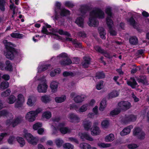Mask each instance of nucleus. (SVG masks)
I'll list each match as a JSON object with an SVG mask.
<instances>
[{"label": "nucleus", "instance_id": "obj_1", "mask_svg": "<svg viewBox=\"0 0 149 149\" xmlns=\"http://www.w3.org/2000/svg\"><path fill=\"white\" fill-rule=\"evenodd\" d=\"M104 17V13L100 9H95L92 10L90 13L89 21L88 22V25L90 26H96L98 24V22L96 20V17L103 18Z\"/></svg>", "mask_w": 149, "mask_h": 149}, {"label": "nucleus", "instance_id": "obj_2", "mask_svg": "<svg viewBox=\"0 0 149 149\" xmlns=\"http://www.w3.org/2000/svg\"><path fill=\"white\" fill-rule=\"evenodd\" d=\"M3 42L5 45L7 50V52L5 53L6 57L10 60L13 59L16 51L15 49L13 47V45L11 43L8 42L6 40H3Z\"/></svg>", "mask_w": 149, "mask_h": 149}, {"label": "nucleus", "instance_id": "obj_3", "mask_svg": "<svg viewBox=\"0 0 149 149\" xmlns=\"http://www.w3.org/2000/svg\"><path fill=\"white\" fill-rule=\"evenodd\" d=\"M42 111L41 109L38 108L35 111H31L28 112L25 116V118L29 122H32L36 119L38 114Z\"/></svg>", "mask_w": 149, "mask_h": 149}, {"label": "nucleus", "instance_id": "obj_4", "mask_svg": "<svg viewBox=\"0 0 149 149\" xmlns=\"http://www.w3.org/2000/svg\"><path fill=\"white\" fill-rule=\"evenodd\" d=\"M23 136L26 139L29 143L33 145H36L38 141L37 138L34 137L26 130L24 131Z\"/></svg>", "mask_w": 149, "mask_h": 149}, {"label": "nucleus", "instance_id": "obj_5", "mask_svg": "<svg viewBox=\"0 0 149 149\" xmlns=\"http://www.w3.org/2000/svg\"><path fill=\"white\" fill-rule=\"evenodd\" d=\"M40 83L38 84L37 90L39 93H46L48 88V86L47 84L46 80L45 77L44 76L42 78L40 79Z\"/></svg>", "mask_w": 149, "mask_h": 149}, {"label": "nucleus", "instance_id": "obj_6", "mask_svg": "<svg viewBox=\"0 0 149 149\" xmlns=\"http://www.w3.org/2000/svg\"><path fill=\"white\" fill-rule=\"evenodd\" d=\"M57 58H60L61 61L60 63L62 65H67L72 63L71 60L67 57V55L65 53H62L61 54L57 56Z\"/></svg>", "mask_w": 149, "mask_h": 149}, {"label": "nucleus", "instance_id": "obj_7", "mask_svg": "<svg viewBox=\"0 0 149 149\" xmlns=\"http://www.w3.org/2000/svg\"><path fill=\"white\" fill-rule=\"evenodd\" d=\"M1 116H5L10 118L9 119L7 120L6 122V124L7 126H9L11 124H12L13 116L11 113L5 110L0 111V117Z\"/></svg>", "mask_w": 149, "mask_h": 149}, {"label": "nucleus", "instance_id": "obj_8", "mask_svg": "<svg viewBox=\"0 0 149 149\" xmlns=\"http://www.w3.org/2000/svg\"><path fill=\"white\" fill-rule=\"evenodd\" d=\"M133 135L139 139H144L145 134L140 128L136 127L133 130Z\"/></svg>", "mask_w": 149, "mask_h": 149}, {"label": "nucleus", "instance_id": "obj_9", "mask_svg": "<svg viewBox=\"0 0 149 149\" xmlns=\"http://www.w3.org/2000/svg\"><path fill=\"white\" fill-rule=\"evenodd\" d=\"M118 105L120 108V109L125 111L131 107V103L128 101H122L118 104Z\"/></svg>", "mask_w": 149, "mask_h": 149}, {"label": "nucleus", "instance_id": "obj_10", "mask_svg": "<svg viewBox=\"0 0 149 149\" xmlns=\"http://www.w3.org/2000/svg\"><path fill=\"white\" fill-rule=\"evenodd\" d=\"M98 123V122L95 121L93 123V127L91 129V134L92 135H97L100 134V133L101 131L97 126Z\"/></svg>", "mask_w": 149, "mask_h": 149}, {"label": "nucleus", "instance_id": "obj_11", "mask_svg": "<svg viewBox=\"0 0 149 149\" xmlns=\"http://www.w3.org/2000/svg\"><path fill=\"white\" fill-rule=\"evenodd\" d=\"M137 118L136 116L133 115L128 116L125 115L122 119V122L125 124H128L130 122L135 121Z\"/></svg>", "mask_w": 149, "mask_h": 149}, {"label": "nucleus", "instance_id": "obj_12", "mask_svg": "<svg viewBox=\"0 0 149 149\" xmlns=\"http://www.w3.org/2000/svg\"><path fill=\"white\" fill-rule=\"evenodd\" d=\"M52 30V33L53 35H55L58 38H60L61 37L58 36V35H56L54 33H58L59 34L61 35H65L68 37L71 36L70 34L67 31H64L63 30L61 29H51Z\"/></svg>", "mask_w": 149, "mask_h": 149}, {"label": "nucleus", "instance_id": "obj_13", "mask_svg": "<svg viewBox=\"0 0 149 149\" xmlns=\"http://www.w3.org/2000/svg\"><path fill=\"white\" fill-rule=\"evenodd\" d=\"M107 23L109 29V33L112 36H116V32L112 29L113 26V22L111 19H109L108 17L107 19Z\"/></svg>", "mask_w": 149, "mask_h": 149}, {"label": "nucleus", "instance_id": "obj_14", "mask_svg": "<svg viewBox=\"0 0 149 149\" xmlns=\"http://www.w3.org/2000/svg\"><path fill=\"white\" fill-rule=\"evenodd\" d=\"M17 102L15 104V107L19 108L21 107L24 101L23 96L21 94H19L17 96Z\"/></svg>", "mask_w": 149, "mask_h": 149}, {"label": "nucleus", "instance_id": "obj_15", "mask_svg": "<svg viewBox=\"0 0 149 149\" xmlns=\"http://www.w3.org/2000/svg\"><path fill=\"white\" fill-rule=\"evenodd\" d=\"M82 125L85 130L88 131L91 128L92 123L89 120L85 119L83 121Z\"/></svg>", "mask_w": 149, "mask_h": 149}, {"label": "nucleus", "instance_id": "obj_16", "mask_svg": "<svg viewBox=\"0 0 149 149\" xmlns=\"http://www.w3.org/2000/svg\"><path fill=\"white\" fill-rule=\"evenodd\" d=\"M68 118L70 121L72 122L78 123L80 121L79 118L74 113H70L68 115Z\"/></svg>", "mask_w": 149, "mask_h": 149}, {"label": "nucleus", "instance_id": "obj_17", "mask_svg": "<svg viewBox=\"0 0 149 149\" xmlns=\"http://www.w3.org/2000/svg\"><path fill=\"white\" fill-rule=\"evenodd\" d=\"M64 124L63 123H60L57 128L59 129L60 132L62 134H65L67 133L70 132L71 130L67 127H64Z\"/></svg>", "mask_w": 149, "mask_h": 149}, {"label": "nucleus", "instance_id": "obj_18", "mask_svg": "<svg viewBox=\"0 0 149 149\" xmlns=\"http://www.w3.org/2000/svg\"><path fill=\"white\" fill-rule=\"evenodd\" d=\"M133 128L132 125H130L125 128L120 132V135L121 136H124L129 134L131 130Z\"/></svg>", "mask_w": 149, "mask_h": 149}, {"label": "nucleus", "instance_id": "obj_19", "mask_svg": "<svg viewBox=\"0 0 149 149\" xmlns=\"http://www.w3.org/2000/svg\"><path fill=\"white\" fill-rule=\"evenodd\" d=\"M23 121V118L19 116L16 117L13 121H12V125L13 127H15Z\"/></svg>", "mask_w": 149, "mask_h": 149}, {"label": "nucleus", "instance_id": "obj_20", "mask_svg": "<svg viewBox=\"0 0 149 149\" xmlns=\"http://www.w3.org/2000/svg\"><path fill=\"white\" fill-rule=\"evenodd\" d=\"M58 85V83L56 81H52L51 83L50 88L52 92L54 93L57 91Z\"/></svg>", "mask_w": 149, "mask_h": 149}, {"label": "nucleus", "instance_id": "obj_21", "mask_svg": "<svg viewBox=\"0 0 149 149\" xmlns=\"http://www.w3.org/2000/svg\"><path fill=\"white\" fill-rule=\"evenodd\" d=\"M85 97V96L84 95H78L76 96L74 98V100L76 103H79L82 102Z\"/></svg>", "mask_w": 149, "mask_h": 149}, {"label": "nucleus", "instance_id": "obj_22", "mask_svg": "<svg viewBox=\"0 0 149 149\" xmlns=\"http://www.w3.org/2000/svg\"><path fill=\"white\" fill-rule=\"evenodd\" d=\"M84 61L82 63L83 67L84 68H87L90 64V59L87 57L84 58Z\"/></svg>", "mask_w": 149, "mask_h": 149}, {"label": "nucleus", "instance_id": "obj_23", "mask_svg": "<svg viewBox=\"0 0 149 149\" xmlns=\"http://www.w3.org/2000/svg\"><path fill=\"white\" fill-rule=\"evenodd\" d=\"M41 100L44 103H47L51 101V99L50 96L45 95L41 97Z\"/></svg>", "mask_w": 149, "mask_h": 149}, {"label": "nucleus", "instance_id": "obj_24", "mask_svg": "<svg viewBox=\"0 0 149 149\" xmlns=\"http://www.w3.org/2000/svg\"><path fill=\"white\" fill-rule=\"evenodd\" d=\"M127 83L128 85L130 86L132 88H134L137 84L134 78H131L130 81H127Z\"/></svg>", "mask_w": 149, "mask_h": 149}, {"label": "nucleus", "instance_id": "obj_25", "mask_svg": "<svg viewBox=\"0 0 149 149\" xmlns=\"http://www.w3.org/2000/svg\"><path fill=\"white\" fill-rule=\"evenodd\" d=\"M79 135L80 136L81 138L82 139H85L89 141H93V139L91 138L89 134L86 133H80Z\"/></svg>", "mask_w": 149, "mask_h": 149}, {"label": "nucleus", "instance_id": "obj_26", "mask_svg": "<svg viewBox=\"0 0 149 149\" xmlns=\"http://www.w3.org/2000/svg\"><path fill=\"white\" fill-rule=\"evenodd\" d=\"M98 30L100 38L104 39H105V36L106 33L104 29L102 27H99L98 29Z\"/></svg>", "mask_w": 149, "mask_h": 149}, {"label": "nucleus", "instance_id": "obj_27", "mask_svg": "<svg viewBox=\"0 0 149 149\" xmlns=\"http://www.w3.org/2000/svg\"><path fill=\"white\" fill-rule=\"evenodd\" d=\"M127 21L134 28H137V24L133 18H130L127 19Z\"/></svg>", "mask_w": 149, "mask_h": 149}, {"label": "nucleus", "instance_id": "obj_28", "mask_svg": "<svg viewBox=\"0 0 149 149\" xmlns=\"http://www.w3.org/2000/svg\"><path fill=\"white\" fill-rule=\"evenodd\" d=\"M66 99L65 95H63L60 97H56L55 98V101L58 103H61L64 102Z\"/></svg>", "mask_w": 149, "mask_h": 149}, {"label": "nucleus", "instance_id": "obj_29", "mask_svg": "<svg viewBox=\"0 0 149 149\" xmlns=\"http://www.w3.org/2000/svg\"><path fill=\"white\" fill-rule=\"evenodd\" d=\"M119 95V92L116 91H113L108 94V97L109 99H111Z\"/></svg>", "mask_w": 149, "mask_h": 149}, {"label": "nucleus", "instance_id": "obj_30", "mask_svg": "<svg viewBox=\"0 0 149 149\" xmlns=\"http://www.w3.org/2000/svg\"><path fill=\"white\" fill-rule=\"evenodd\" d=\"M75 22L79 26L82 27H83L84 25V19L82 18L81 17L77 18L75 21Z\"/></svg>", "mask_w": 149, "mask_h": 149}, {"label": "nucleus", "instance_id": "obj_31", "mask_svg": "<svg viewBox=\"0 0 149 149\" xmlns=\"http://www.w3.org/2000/svg\"><path fill=\"white\" fill-rule=\"evenodd\" d=\"M88 107V104H85L82 105L79 108L78 113H81L85 112L86 111Z\"/></svg>", "mask_w": 149, "mask_h": 149}, {"label": "nucleus", "instance_id": "obj_32", "mask_svg": "<svg viewBox=\"0 0 149 149\" xmlns=\"http://www.w3.org/2000/svg\"><path fill=\"white\" fill-rule=\"evenodd\" d=\"M16 100V97L13 95H11L8 98L7 102L10 104L14 103Z\"/></svg>", "mask_w": 149, "mask_h": 149}, {"label": "nucleus", "instance_id": "obj_33", "mask_svg": "<svg viewBox=\"0 0 149 149\" xmlns=\"http://www.w3.org/2000/svg\"><path fill=\"white\" fill-rule=\"evenodd\" d=\"M114 139V136L112 134L108 135L105 138V141L106 142H111Z\"/></svg>", "mask_w": 149, "mask_h": 149}, {"label": "nucleus", "instance_id": "obj_34", "mask_svg": "<svg viewBox=\"0 0 149 149\" xmlns=\"http://www.w3.org/2000/svg\"><path fill=\"white\" fill-rule=\"evenodd\" d=\"M17 140L21 147H23L25 144V141L23 138L20 137H17Z\"/></svg>", "mask_w": 149, "mask_h": 149}, {"label": "nucleus", "instance_id": "obj_35", "mask_svg": "<svg viewBox=\"0 0 149 149\" xmlns=\"http://www.w3.org/2000/svg\"><path fill=\"white\" fill-rule=\"evenodd\" d=\"M106 102L105 100H103L101 102L100 107H99V110L100 111H103L104 108L106 107Z\"/></svg>", "mask_w": 149, "mask_h": 149}, {"label": "nucleus", "instance_id": "obj_36", "mask_svg": "<svg viewBox=\"0 0 149 149\" xmlns=\"http://www.w3.org/2000/svg\"><path fill=\"white\" fill-rule=\"evenodd\" d=\"M80 147L83 149H91V146L89 144L86 143H82L80 144Z\"/></svg>", "mask_w": 149, "mask_h": 149}, {"label": "nucleus", "instance_id": "obj_37", "mask_svg": "<svg viewBox=\"0 0 149 149\" xmlns=\"http://www.w3.org/2000/svg\"><path fill=\"white\" fill-rule=\"evenodd\" d=\"M9 86L8 82L3 81L2 82L0 85V88L3 90L8 88Z\"/></svg>", "mask_w": 149, "mask_h": 149}, {"label": "nucleus", "instance_id": "obj_38", "mask_svg": "<svg viewBox=\"0 0 149 149\" xmlns=\"http://www.w3.org/2000/svg\"><path fill=\"white\" fill-rule=\"evenodd\" d=\"M130 43L133 45H136L138 43V40L136 37H131L130 39Z\"/></svg>", "mask_w": 149, "mask_h": 149}, {"label": "nucleus", "instance_id": "obj_39", "mask_svg": "<svg viewBox=\"0 0 149 149\" xmlns=\"http://www.w3.org/2000/svg\"><path fill=\"white\" fill-rule=\"evenodd\" d=\"M6 5V3L5 0H0V9L2 11H5Z\"/></svg>", "mask_w": 149, "mask_h": 149}, {"label": "nucleus", "instance_id": "obj_40", "mask_svg": "<svg viewBox=\"0 0 149 149\" xmlns=\"http://www.w3.org/2000/svg\"><path fill=\"white\" fill-rule=\"evenodd\" d=\"M6 66L5 67L6 70L10 71L13 70V67L9 61H7L6 62Z\"/></svg>", "mask_w": 149, "mask_h": 149}, {"label": "nucleus", "instance_id": "obj_41", "mask_svg": "<svg viewBox=\"0 0 149 149\" xmlns=\"http://www.w3.org/2000/svg\"><path fill=\"white\" fill-rule=\"evenodd\" d=\"M61 15L62 16H66L70 14V11L64 8L61 9Z\"/></svg>", "mask_w": 149, "mask_h": 149}, {"label": "nucleus", "instance_id": "obj_42", "mask_svg": "<svg viewBox=\"0 0 149 149\" xmlns=\"http://www.w3.org/2000/svg\"><path fill=\"white\" fill-rule=\"evenodd\" d=\"M11 92L10 89H8L5 91H3L1 93V95L2 97H6L9 95Z\"/></svg>", "mask_w": 149, "mask_h": 149}, {"label": "nucleus", "instance_id": "obj_43", "mask_svg": "<svg viewBox=\"0 0 149 149\" xmlns=\"http://www.w3.org/2000/svg\"><path fill=\"white\" fill-rule=\"evenodd\" d=\"M105 75L103 72H98L96 74V79H100L104 78Z\"/></svg>", "mask_w": 149, "mask_h": 149}, {"label": "nucleus", "instance_id": "obj_44", "mask_svg": "<svg viewBox=\"0 0 149 149\" xmlns=\"http://www.w3.org/2000/svg\"><path fill=\"white\" fill-rule=\"evenodd\" d=\"M105 12L107 14V15L109 16L107 17H109V19H110L111 17H112V14L111 12V9L110 8H107L105 10ZM107 18H106L107 19Z\"/></svg>", "mask_w": 149, "mask_h": 149}, {"label": "nucleus", "instance_id": "obj_45", "mask_svg": "<svg viewBox=\"0 0 149 149\" xmlns=\"http://www.w3.org/2000/svg\"><path fill=\"white\" fill-rule=\"evenodd\" d=\"M63 146L65 149H73L74 148V146L69 143H65Z\"/></svg>", "mask_w": 149, "mask_h": 149}, {"label": "nucleus", "instance_id": "obj_46", "mask_svg": "<svg viewBox=\"0 0 149 149\" xmlns=\"http://www.w3.org/2000/svg\"><path fill=\"white\" fill-rule=\"evenodd\" d=\"M52 116V114L50 111H46L44 112L42 115V116L47 119H49L51 118Z\"/></svg>", "mask_w": 149, "mask_h": 149}, {"label": "nucleus", "instance_id": "obj_47", "mask_svg": "<svg viewBox=\"0 0 149 149\" xmlns=\"http://www.w3.org/2000/svg\"><path fill=\"white\" fill-rule=\"evenodd\" d=\"M120 112V110L119 109H116L110 112V114L112 116H114L119 114Z\"/></svg>", "mask_w": 149, "mask_h": 149}, {"label": "nucleus", "instance_id": "obj_48", "mask_svg": "<svg viewBox=\"0 0 149 149\" xmlns=\"http://www.w3.org/2000/svg\"><path fill=\"white\" fill-rule=\"evenodd\" d=\"M11 37L14 38H21L22 37V34L17 33H13L10 34Z\"/></svg>", "mask_w": 149, "mask_h": 149}, {"label": "nucleus", "instance_id": "obj_49", "mask_svg": "<svg viewBox=\"0 0 149 149\" xmlns=\"http://www.w3.org/2000/svg\"><path fill=\"white\" fill-rule=\"evenodd\" d=\"M98 146L100 148H106L109 147L111 146L110 143H99Z\"/></svg>", "mask_w": 149, "mask_h": 149}, {"label": "nucleus", "instance_id": "obj_50", "mask_svg": "<svg viewBox=\"0 0 149 149\" xmlns=\"http://www.w3.org/2000/svg\"><path fill=\"white\" fill-rule=\"evenodd\" d=\"M42 125L41 123H37L34 124L33 126V128L34 130H37L39 128L42 126Z\"/></svg>", "mask_w": 149, "mask_h": 149}, {"label": "nucleus", "instance_id": "obj_51", "mask_svg": "<svg viewBox=\"0 0 149 149\" xmlns=\"http://www.w3.org/2000/svg\"><path fill=\"white\" fill-rule=\"evenodd\" d=\"M80 11L81 15H83L84 14L86 13V12L87 8L86 6H81L80 8Z\"/></svg>", "mask_w": 149, "mask_h": 149}, {"label": "nucleus", "instance_id": "obj_52", "mask_svg": "<svg viewBox=\"0 0 149 149\" xmlns=\"http://www.w3.org/2000/svg\"><path fill=\"white\" fill-rule=\"evenodd\" d=\"M55 142L56 145L58 147L61 146L62 144L63 143V140L60 139H57L55 140Z\"/></svg>", "mask_w": 149, "mask_h": 149}, {"label": "nucleus", "instance_id": "obj_53", "mask_svg": "<svg viewBox=\"0 0 149 149\" xmlns=\"http://www.w3.org/2000/svg\"><path fill=\"white\" fill-rule=\"evenodd\" d=\"M101 125L102 127L103 128H107L108 127L109 125V122L107 120H104L102 122Z\"/></svg>", "mask_w": 149, "mask_h": 149}, {"label": "nucleus", "instance_id": "obj_54", "mask_svg": "<svg viewBox=\"0 0 149 149\" xmlns=\"http://www.w3.org/2000/svg\"><path fill=\"white\" fill-rule=\"evenodd\" d=\"M8 141L9 144H12L15 143V138L14 136H10Z\"/></svg>", "mask_w": 149, "mask_h": 149}, {"label": "nucleus", "instance_id": "obj_55", "mask_svg": "<svg viewBox=\"0 0 149 149\" xmlns=\"http://www.w3.org/2000/svg\"><path fill=\"white\" fill-rule=\"evenodd\" d=\"M103 81H100L96 86V88L98 90H101L103 87Z\"/></svg>", "mask_w": 149, "mask_h": 149}, {"label": "nucleus", "instance_id": "obj_56", "mask_svg": "<svg viewBox=\"0 0 149 149\" xmlns=\"http://www.w3.org/2000/svg\"><path fill=\"white\" fill-rule=\"evenodd\" d=\"M70 109H75L76 111L78 112L79 109L78 107V106L74 104H72L70 106Z\"/></svg>", "mask_w": 149, "mask_h": 149}, {"label": "nucleus", "instance_id": "obj_57", "mask_svg": "<svg viewBox=\"0 0 149 149\" xmlns=\"http://www.w3.org/2000/svg\"><path fill=\"white\" fill-rule=\"evenodd\" d=\"M138 147L136 144H131L128 145L127 147L129 149H134Z\"/></svg>", "mask_w": 149, "mask_h": 149}, {"label": "nucleus", "instance_id": "obj_58", "mask_svg": "<svg viewBox=\"0 0 149 149\" xmlns=\"http://www.w3.org/2000/svg\"><path fill=\"white\" fill-rule=\"evenodd\" d=\"M49 65H44L43 66H40V67L39 68H38V72H40L42 71H44L48 68V66Z\"/></svg>", "mask_w": 149, "mask_h": 149}, {"label": "nucleus", "instance_id": "obj_59", "mask_svg": "<svg viewBox=\"0 0 149 149\" xmlns=\"http://www.w3.org/2000/svg\"><path fill=\"white\" fill-rule=\"evenodd\" d=\"M73 44L74 45V46L78 47L81 46V44L80 43L78 42L77 41L74 40L72 41Z\"/></svg>", "mask_w": 149, "mask_h": 149}, {"label": "nucleus", "instance_id": "obj_60", "mask_svg": "<svg viewBox=\"0 0 149 149\" xmlns=\"http://www.w3.org/2000/svg\"><path fill=\"white\" fill-rule=\"evenodd\" d=\"M7 135V134L6 133H1L0 134V144L2 143V141L3 138Z\"/></svg>", "mask_w": 149, "mask_h": 149}, {"label": "nucleus", "instance_id": "obj_61", "mask_svg": "<svg viewBox=\"0 0 149 149\" xmlns=\"http://www.w3.org/2000/svg\"><path fill=\"white\" fill-rule=\"evenodd\" d=\"M27 104L29 106L31 107L34 104V103L32 101V100L30 98H29L27 102Z\"/></svg>", "mask_w": 149, "mask_h": 149}, {"label": "nucleus", "instance_id": "obj_62", "mask_svg": "<svg viewBox=\"0 0 149 149\" xmlns=\"http://www.w3.org/2000/svg\"><path fill=\"white\" fill-rule=\"evenodd\" d=\"M94 49L97 51L101 53H103L104 51L101 48L98 46H96L94 47Z\"/></svg>", "mask_w": 149, "mask_h": 149}, {"label": "nucleus", "instance_id": "obj_63", "mask_svg": "<svg viewBox=\"0 0 149 149\" xmlns=\"http://www.w3.org/2000/svg\"><path fill=\"white\" fill-rule=\"evenodd\" d=\"M78 35L83 38H86V34L83 31H81L79 32Z\"/></svg>", "mask_w": 149, "mask_h": 149}, {"label": "nucleus", "instance_id": "obj_64", "mask_svg": "<svg viewBox=\"0 0 149 149\" xmlns=\"http://www.w3.org/2000/svg\"><path fill=\"white\" fill-rule=\"evenodd\" d=\"M65 4L66 6L69 7H72L74 6L73 3L69 1H67L65 3Z\"/></svg>", "mask_w": 149, "mask_h": 149}]
</instances>
